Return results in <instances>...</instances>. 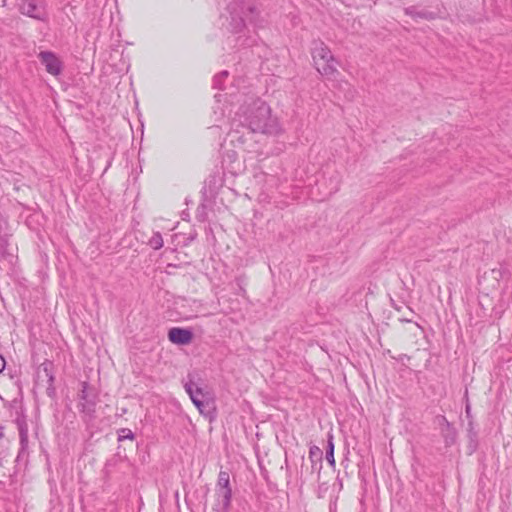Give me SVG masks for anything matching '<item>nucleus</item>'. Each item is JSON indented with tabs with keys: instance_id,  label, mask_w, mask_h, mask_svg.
Returning <instances> with one entry per match:
<instances>
[{
	"instance_id": "1",
	"label": "nucleus",
	"mask_w": 512,
	"mask_h": 512,
	"mask_svg": "<svg viewBox=\"0 0 512 512\" xmlns=\"http://www.w3.org/2000/svg\"><path fill=\"white\" fill-rule=\"evenodd\" d=\"M232 128L239 127L252 133L278 135L282 132L276 116L272 115L270 106L262 99L254 96L247 97L232 119Z\"/></svg>"
},
{
	"instance_id": "2",
	"label": "nucleus",
	"mask_w": 512,
	"mask_h": 512,
	"mask_svg": "<svg viewBox=\"0 0 512 512\" xmlns=\"http://www.w3.org/2000/svg\"><path fill=\"white\" fill-rule=\"evenodd\" d=\"M230 15V30L239 33L245 27V21H254L257 8L252 0H233L227 5Z\"/></svg>"
},
{
	"instance_id": "3",
	"label": "nucleus",
	"mask_w": 512,
	"mask_h": 512,
	"mask_svg": "<svg viewBox=\"0 0 512 512\" xmlns=\"http://www.w3.org/2000/svg\"><path fill=\"white\" fill-rule=\"evenodd\" d=\"M312 58L315 68L321 75L331 76L337 71V62L329 47L324 42L318 41L314 43Z\"/></svg>"
},
{
	"instance_id": "4",
	"label": "nucleus",
	"mask_w": 512,
	"mask_h": 512,
	"mask_svg": "<svg viewBox=\"0 0 512 512\" xmlns=\"http://www.w3.org/2000/svg\"><path fill=\"white\" fill-rule=\"evenodd\" d=\"M217 497L222 504L223 511H228L231 505L232 489L230 487V476L226 471L221 470L217 480Z\"/></svg>"
},
{
	"instance_id": "5",
	"label": "nucleus",
	"mask_w": 512,
	"mask_h": 512,
	"mask_svg": "<svg viewBox=\"0 0 512 512\" xmlns=\"http://www.w3.org/2000/svg\"><path fill=\"white\" fill-rule=\"evenodd\" d=\"M97 394L90 388L87 382H82V389L80 392V412L93 418L96 412Z\"/></svg>"
},
{
	"instance_id": "6",
	"label": "nucleus",
	"mask_w": 512,
	"mask_h": 512,
	"mask_svg": "<svg viewBox=\"0 0 512 512\" xmlns=\"http://www.w3.org/2000/svg\"><path fill=\"white\" fill-rule=\"evenodd\" d=\"M38 58L41 64L45 66L47 73L53 76H58L61 74L63 70V63L54 52L41 51L38 54Z\"/></svg>"
},
{
	"instance_id": "7",
	"label": "nucleus",
	"mask_w": 512,
	"mask_h": 512,
	"mask_svg": "<svg viewBox=\"0 0 512 512\" xmlns=\"http://www.w3.org/2000/svg\"><path fill=\"white\" fill-rule=\"evenodd\" d=\"M19 9L23 15L37 20L44 21L47 18L44 5L38 4L36 0H22Z\"/></svg>"
},
{
	"instance_id": "8",
	"label": "nucleus",
	"mask_w": 512,
	"mask_h": 512,
	"mask_svg": "<svg viewBox=\"0 0 512 512\" xmlns=\"http://www.w3.org/2000/svg\"><path fill=\"white\" fill-rule=\"evenodd\" d=\"M193 336V332L189 328L172 327L168 330L169 341L176 345H188Z\"/></svg>"
},
{
	"instance_id": "9",
	"label": "nucleus",
	"mask_w": 512,
	"mask_h": 512,
	"mask_svg": "<svg viewBox=\"0 0 512 512\" xmlns=\"http://www.w3.org/2000/svg\"><path fill=\"white\" fill-rule=\"evenodd\" d=\"M441 428V436L444 440L445 446L450 447L457 441V431L445 416H441L439 420Z\"/></svg>"
},
{
	"instance_id": "10",
	"label": "nucleus",
	"mask_w": 512,
	"mask_h": 512,
	"mask_svg": "<svg viewBox=\"0 0 512 512\" xmlns=\"http://www.w3.org/2000/svg\"><path fill=\"white\" fill-rule=\"evenodd\" d=\"M309 460L311 462V474H316L317 480H319L323 461L322 450L317 446L310 447Z\"/></svg>"
},
{
	"instance_id": "11",
	"label": "nucleus",
	"mask_w": 512,
	"mask_h": 512,
	"mask_svg": "<svg viewBox=\"0 0 512 512\" xmlns=\"http://www.w3.org/2000/svg\"><path fill=\"white\" fill-rule=\"evenodd\" d=\"M187 378H188V380L184 383V388H185L186 392L188 393V395L190 396L191 400L204 399L205 395L202 391V388H200L195 383V375L189 373Z\"/></svg>"
},
{
	"instance_id": "12",
	"label": "nucleus",
	"mask_w": 512,
	"mask_h": 512,
	"mask_svg": "<svg viewBox=\"0 0 512 512\" xmlns=\"http://www.w3.org/2000/svg\"><path fill=\"white\" fill-rule=\"evenodd\" d=\"M15 423L19 432L21 450L24 451L28 446V424L25 415H19Z\"/></svg>"
},
{
	"instance_id": "13",
	"label": "nucleus",
	"mask_w": 512,
	"mask_h": 512,
	"mask_svg": "<svg viewBox=\"0 0 512 512\" xmlns=\"http://www.w3.org/2000/svg\"><path fill=\"white\" fill-rule=\"evenodd\" d=\"M406 15L411 16L412 18H422V19H433L434 13L427 10H418L415 6H410L404 9Z\"/></svg>"
},
{
	"instance_id": "14",
	"label": "nucleus",
	"mask_w": 512,
	"mask_h": 512,
	"mask_svg": "<svg viewBox=\"0 0 512 512\" xmlns=\"http://www.w3.org/2000/svg\"><path fill=\"white\" fill-rule=\"evenodd\" d=\"M262 176L264 178V182L267 188H277L279 186L280 178L277 173L274 174L263 172Z\"/></svg>"
},
{
	"instance_id": "15",
	"label": "nucleus",
	"mask_w": 512,
	"mask_h": 512,
	"mask_svg": "<svg viewBox=\"0 0 512 512\" xmlns=\"http://www.w3.org/2000/svg\"><path fill=\"white\" fill-rule=\"evenodd\" d=\"M228 71H221L219 74L215 75L213 78V88L223 90V82L228 77Z\"/></svg>"
},
{
	"instance_id": "16",
	"label": "nucleus",
	"mask_w": 512,
	"mask_h": 512,
	"mask_svg": "<svg viewBox=\"0 0 512 512\" xmlns=\"http://www.w3.org/2000/svg\"><path fill=\"white\" fill-rule=\"evenodd\" d=\"M148 244L154 250H159L163 247V238L160 232H155L152 237L149 239Z\"/></svg>"
},
{
	"instance_id": "17",
	"label": "nucleus",
	"mask_w": 512,
	"mask_h": 512,
	"mask_svg": "<svg viewBox=\"0 0 512 512\" xmlns=\"http://www.w3.org/2000/svg\"><path fill=\"white\" fill-rule=\"evenodd\" d=\"M326 460L332 467H335L334 444L332 441V437L328 440V443H327Z\"/></svg>"
},
{
	"instance_id": "18",
	"label": "nucleus",
	"mask_w": 512,
	"mask_h": 512,
	"mask_svg": "<svg viewBox=\"0 0 512 512\" xmlns=\"http://www.w3.org/2000/svg\"><path fill=\"white\" fill-rule=\"evenodd\" d=\"M117 434L119 442L133 440L135 438V434L129 428H121L117 431Z\"/></svg>"
},
{
	"instance_id": "19",
	"label": "nucleus",
	"mask_w": 512,
	"mask_h": 512,
	"mask_svg": "<svg viewBox=\"0 0 512 512\" xmlns=\"http://www.w3.org/2000/svg\"><path fill=\"white\" fill-rule=\"evenodd\" d=\"M42 366H43V371L45 372L46 376L48 377L49 384L52 385L54 382V376L51 372L52 363L51 362L43 363Z\"/></svg>"
},
{
	"instance_id": "20",
	"label": "nucleus",
	"mask_w": 512,
	"mask_h": 512,
	"mask_svg": "<svg viewBox=\"0 0 512 512\" xmlns=\"http://www.w3.org/2000/svg\"><path fill=\"white\" fill-rule=\"evenodd\" d=\"M192 402L198 409H201L202 406H209V402L205 401L204 399H194Z\"/></svg>"
},
{
	"instance_id": "21",
	"label": "nucleus",
	"mask_w": 512,
	"mask_h": 512,
	"mask_svg": "<svg viewBox=\"0 0 512 512\" xmlns=\"http://www.w3.org/2000/svg\"><path fill=\"white\" fill-rule=\"evenodd\" d=\"M338 189H339V183H338V181H335L333 187H331V189L326 193V195L330 196L333 193L337 192Z\"/></svg>"
},
{
	"instance_id": "22",
	"label": "nucleus",
	"mask_w": 512,
	"mask_h": 512,
	"mask_svg": "<svg viewBox=\"0 0 512 512\" xmlns=\"http://www.w3.org/2000/svg\"><path fill=\"white\" fill-rule=\"evenodd\" d=\"M4 368H5V359L0 354V373L4 370Z\"/></svg>"
},
{
	"instance_id": "23",
	"label": "nucleus",
	"mask_w": 512,
	"mask_h": 512,
	"mask_svg": "<svg viewBox=\"0 0 512 512\" xmlns=\"http://www.w3.org/2000/svg\"><path fill=\"white\" fill-rule=\"evenodd\" d=\"M198 410H199V412H200L201 414L208 413V412H209V410H210V405H209V406H202V407H201V409H198Z\"/></svg>"
},
{
	"instance_id": "24",
	"label": "nucleus",
	"mask_w": 512,
	"mask_h": 512,
	"mask_svg": "<svg viewBox=\"0 0 512 512\" xmlns=\"http://www.w3.org/2000/svg\"><path fill=\"white\" fill-rule=\"evenodd\" d=\"M465 410H466V414L469 415V413H470V406L467 405Z\"/></svg>"
},
{
	"instance_id": "25",
	"label": "nucleus",
	"mask_w": 512,
	"mask_h": 512,
	"mask_svg": "<svg viewBox=\"0 0 512 512\" xmlns=\"http://www.w3.org/2000/svg\"><path fill=\"white\" fill-rule=\"evenodd\" d=\"M221 97H222V95H221V94H216V95H215V98L217 99V101H220V98H221Z\"/></svg>"
},
{
	"instance_id": "26",
	"label": "nucleus",
	"mask_w": 512,
	"mask_h": 512,
	"mask_svg": "<svg viewBox=\"0 0 512 512\" xmlns=\"http://www.w3.org/2000/svg\"><path fill=\"white\" fill-rule=\"evenodd\" d=\"M237 282H238V283L240 284V282H241V279H240V278H237Z\"/></svg>"
},
{
	"instance_id": "27",
	"label": "nucleus",
	"mask_w": 512,
	"mask_h": 512,
	"mask_svg": "<svg viewBox=\"0 0 512 512\" xmlns=\"http://www.w3.org/2000/svg\"><path fill=\"white\" fill-rule=\"evenodd\" d=\"M3 436V432H0V438Z\"/></svg>"
},
{
	"instance_id": "28",
	"label": "nucleus",
	"mask_w": 512,
	"mask_h": 512,
	"mask_svg": "<svg viewBox=\"0 0 512 512\" xmlns=\"http://www.w3.org/2000/svg\"><path fill=\"white\" fill-rule=\"evenodd\" d=\"M0 432H2V427H0Z\"/></svg>"
}]
</instances>
